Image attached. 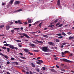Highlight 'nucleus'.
Masks as SVG:
<instances>
[{"label": "nucleus", "mask_w": 74, "mask_h": 74, "mask_svg": "<svg viewBox=\"0 0 74 74\" xmlns=\"http://www.w3.org/2000/svg\"><path fill=\"white\" fill-rule=\"evenodd\" d=\"M18 34H19V35H21V36H25V37H26L27 38H30V37L29 36H28V35H27L26 34L24 33H19Z\"/></svg>", "instance_id": "1"}, {"label": "nucleus", "mask_w": 74, "mask_h": 74, "mask_svg": "<svg viewBox=\"0 0 74 74\" xmlns=\"http://www.w3.org/2000/svg\"><path fill=\"white\" fill-rule=\"evenodd\" d=\"M42 50L44 52H48V47H43Z\"/></svg>", "instance_id": "2"}, {"label": "nucleus", "mask_w": 74, "mask_h": 74, "mask_svg": "<svg viewBox=\"0 0 74 74\" xmlns=\"http://www.w3.org/2000/svg\"><path fill=\"white\" fill-rule=\"evenodd\" d=\"M0 55H1V56H3V57H4L6 59H8V56L6 55L5 56L3 54L1 53H0Z\"/></svg>", "instance_id": "3"}, {"label": "nucleus", "mask_w": 74, "mask_h": 74, "mask_svg": "<svg viewBox=\"0 0 74 74\" xmlns=\"http://www.w3.org/2000/svg\"><path fill=\"white\" fill-rule=\"evenodd\" d=\"M62 60L63 61V62H68V63H70V62H71V61H70L66 59H63Z\"/></svg>", "instance_id": "4"}, {"label": "nucleus", "mask_w": 74, "mask_h": 74, "mask_svg": "<svg viewBox=\"0 0 74 74\" xmlns=\"http://www.w3.org/2000/svg\"><path fill=\"white\" fill-rule=\"evenodd\" d=\"M9 47L10 48H11V49H14L15 48V47L13 46V45H10Z\"/></svg>", "instance_id": "5"}, {"label": "nucleus", "mask_w": 74, "mask_h": 74, "mask_svg": "<svg viewBox=\"0 0 74 74\" xmlns=\"http://www.w3.org/2000/svg\"><path fill=\"white\" fill-rule=\"evenodd\" d=\"M23 10L22 9H19L18 10H17L15 11L14 13H15L16 12H20V11H22Z\"/></svg>", "instance_id": "6"}, {"label": "nucleus", "mask_w": 74, "mask_h": 74, "mask_svg": "<svg viewBox=\"0 0 74 74\" xmlns=\"http://www.w3.org/2000/svg\"><path fill=\"white\" fill-rule=\"evenodd\" d=\"M10 29V26L9 25H6V30H9Z\"/></svg>", "instance_id": "7"}, {"label": "nucleus", "mask_w": 74, "mask_h": 74, "mask_svg": "<svg viewBox=\"0 0 74 74\" xmlns=\"http://www.w3.org/2000/svg\"><path fill=\"white\" fill-rule=\"evenodd\" d=\"M33 22V20L32 19H30L28 21V23H31Z\"/></svg>", "instance_id": "8"}, {"label": "nucleus", "mask_w": 74, "mask_h": 74, "mask_svg": "<svg viewBox=\"0 0 74 74\" xmlns=\"http://www.w3.org/2000/svg\"><path fill=\"white\" fill-rule=\"evenodd\" d=\"M24 51L26 52L27 53L29 52V50L27 49H24Z\"/></svg>", "instance_id": "9"}, {"label": "nucleus", "mask_w": 74, "mask_h": 74, "mask_svg": "<svg viewBox=\"0 0 74 74\" xmlns=\"http://www.w3.org/2000/svg\"><path fill=\"white\" fill-rule=\"evenodd\" d=\"M74 37H72L71 36L69 37V40H74Z\"/></svg>", "instance_id": "10"}, {"label": "nucleus", "mask_w": 74, "mask_h": 74, "mask_svg": "<svg viewBox=\"0 0 74 74\" xmlns=\"http://www.w3.org/2000/svg\"><path fill=\"white\" fill-rule=\"evenodd\" d=\"M36 41L38 42V43H40V44H43V42L42 41H39L38 40H36Z\"/></svg>", "instance_id": "11"}, {"label": "nucleus", "mask_w": 74, "mask_h": 74, "mask_svg": "<svg viewBox=\"0 0 74 74\" xmlns=\"http://www.w3.org/2000/svg\"><path fill=\"white\" fill-rule=\"evenodd\" d=\"M14 0H11L9 2V3L10 4H12L13 3H14Z\"/></svg>", "instance_id": "12"}, {"label": "nucleus", "mask_w": 74, "mask_h": 74, "mask_svg": "<svg viewBox=\"0 0 74 74\" xmlns=\"http://www.w3.org/2000/svg\"><path fill=\"white\" fill-rule=\"evenodd\" d=\"M29 45L30 46H31V47H35L36 46L35 45H34V44H32V43H30Z\"/></svg>", "instance_id": "13"}, {"label": "nucleus", "mask_w": 74, "mask_h": 74, "mask_svg": "<svg viewBox=\"0 0 74 74\" xmlns=\"http://www.w3.org/2000/svg\"><path fill=\"white\" fill-rule=\"evenodd\" d=\"M15 3L16 4H19V1H17L15 2Z\"/></svg>", "instance_id": "14"}, {"label": "nucleus", "mask_w": 74, "mask_h": 74, "mask_svg": "<svg viewBox=\"0 0 74 74\" xmlns=\"http://www.w3.org/2000/svg\"><path fill=\"white\" fill-rule=\"evenodd\" d=\"M9 25H12V24H13V23L11 21H10L9 22Z\"/></svg>", "instance_id": "15"}, {"label": "nucleus", "mask_w": 74, "mask_h": 74, "mask_svg": "<svg viewBox=\"0 0 74 74\" xmlns=\"http://www.w3.org/2000/svg\"><path fill=\"white\" fill-rule=\"evenodd\" d=\"M31 64L32 65V66L33 67H35V65L33 64V63H31Z\"/></svg>", "instance_id": "16"}, {"label": "nucleus", "mask_w": 74, "mask_h": 74, "mask_svg": "<svg viewBox=\"0 0 74 74\" xmlns=\"http://www.w3.org/2000/svg\"><path fill=\"white\" fill-rule=\"evenodd\" d=\"M49 44L50 45H53V43L52 42H49Z\"/></svg>", "instance_id": "17"}, {"label": "nucleus", "mask_w": 74, "mask_h": 74, "mask_svg": "<svg viewBox=\"0 0 74 74\" xmlns=\"http://www.w3.org/2000/svg\"><path fill=\"white\" fill-rule=\"evenodd\" d=\"M18 24H22V23L21 22V20H18Z\"/></svg>", "instance_id": "18"}, {"label": "nucleus", "mask_w": 74, "mask_h": 74, "mask_svg": "<svg viewBox=\"0 0 74 74\" xmlns=\"http://www.w3.org/2000/svg\"><path fill=\"white\" fill-rule=\"evenodd\" d=\"M57 5L59 6L60 5V1H57Z\"/></svg>", "instance_id": "19"}, {"label": "nucleus", "mask_w": 74, "mask_h": 74, "mask_svg": "<svg viewBox=\"0 0 74 74\" xmlns=\"http://www.w3.org/2000/svg\"><path fill=\"white\" fill-rule=\"evenodd\" d=\"M19 58H21L22 59H26V58L24 57L23 56H20Z\"/></svg>", "instance_id": "20"}, {"label": "nucleus", "mask_w": 74, "mask_h": 74, "mask_svg": "<svg viewBox=\"0 0 74 74\" xmlns=\"http://www.w3.org/2000/svg\"><path fill=\"white\" fill-rule=\"evenodd\" d=\"M4 27V25H2L0 26V29H1L3 28V27Z\"/></svg>", "instance_id": "21"}, {"label": "nucleus", "mask_w": 74, "mask_h": 74, "mask_svg": "<svg viewBox=\"0 0 74 74\" xmlns=\"http://www.w3.org/2000/svg\"><path fill=\"white\" fill-rule=\"evenodd\" d=\"M43 37H46V38H47L48 37L47 35H43Z\"/></svg>", "instance_id": "22"}, {"label": "nucleus", "mask_w": 74, "mask_h": 74, "mask_svg": "<svg viewBox=\"0 0 74 74\" xmlns=\"http://www.w3.org/2000/svg\"><path fill=\"white\" fill-rule=\"evenodd\" d=\"M4 46H9L10 45V44H8L7 43L5 44L4 45Z\"/></svg>", "instance_id": "23"}, {"label": "nucleus", "mask_w": 74, "mask_h": 74, "mask_svg": "<svg viewBox=\"0 0 74 74\" xmlns=\"http://www.w3.org/2000/svg\"><path fill=\"white\" fill-rule=\"evenodd\" d=\"M56 42H59L60 41V40H59L57 39L56 40Z\"/></svg>", "instance_id": "24"}, {"label": "nucleus", "mask_w": 74, "mask_h": 74, "mask_svg": "<svg viewBox=\"0 0 74 74\" xmlns=\"http://www.w3.org/2000/svg\"><path fill=\"white\" fill-rule=\"evenodd\" d=\"M51 71L52 72H55V70L53 69H51Z\"/></svg>", "instance_id": "25"}, {"label": "nucleus", "mask_w": 74, "mask_h": 74, "mask_svg": "<svg viewBox=\"0 0 74 74\" xmlns=\"http://www.w3.org/2000/svg\"><path fill=\"white\" fill-rule=\"evenodd\" d=\"M62 35H63V36H66V34H65L64 32H62Z\"/></svg>", "instance_id": "26"}, {"label": "nucleus", "mask_w": 74, "mask_h": 74, "mask_svg": "<svg viewBox=\"0 0 74 74\" xmlns=\"http://www.w3.org/2000/svg\"><path fill=\"white\" fill-rule=\"evenodd\" d=\"M15 41H16V42H21V40H15Z\"/></svg>", "instance_id": "27"}, {"label": "nucleus", "mask_w": 74, "mask_h": 74, "mask_svg": "<svg viewBox=\"0 0 74 74\" xmlns=\"http://www.w3.org/2000/svg\"><path fill=\"white\" fill-rule=\"evenodd\" d=\"M38 61L39 62H40V63H43V61L42 60H39Z\"/></svg>", "instance_id": "28"}, {"label": "nucleus", "mask_w": 74, "mask_h": 74, "mask_svg": "<svg viewBox=\"0 0 74 74\" xmlns=\"http://www.w3.org/2000/svg\"><path fill=\"white\" fill-rule=\"evenodd\" d=\"M28 54H29L30 55H33V53H31L30 52H29L28 53Z\"/></svg>", "instance_id": "29"}, {"label": "nucleus", "mask_w": 74, "mask_h": 74, "mask_svg": "<svg viewBox=\"0 0 74 74\" xmlns=\"http://www.w3.org/2000/svg\"><path fill=\"white\" fill-rule=\"evenodd\" d=\"M10 49L9 48H8L7 49V51L8 52H10Z\"/></svg>", "instance_id": "30"}, {"label": "nucleus", "mask_w": 74, "mask_h": 74, "mask_svg": "<svg viewBox=\"0 0 74 74\" xmlns=\"http://www.w3.org/2000/svg\"><path fill=\"white\" fill-rule=\"evenodd\" d=\"M69 53V51H65L64 52V53Z\"/></svg>", "instance_id": "31"}, {"label": "nucleus", "mask_w": 74, "mask_h": 74, "mask_svg": "<svg viewBox=\"0 0 74 74\" xmlns=\"http://www.w3.org/2000/svg\"><path fill=\"white\" fill-rule=\"evenodd\" d=\"M57 36H62V34H56Z\"/></svg>", "instance_id": "32"}, {"label": "nucleus", "mask_w": 74, "mask_h": 74, "mask_svg": "<svg viewBox=\"0 0 74 74\" xmlns=\"http://www.w3.org/2000/svg\"><path fill=\"white\" fill-rule=\"evenodd\" d=\"M13 29L14 30H19V28H15Z\"/></svg>", "instance_id": "33"}, {"label": "nucleus", "mask_w": 74, "mask_h": 74, "mask_svg": "<svg viewBox=\"0 0 74 74\" xmlns=\"http://www.w3.org/2000/svg\"><path fill=\"white\" fill-rule=\"evenodd\" d=\"M2 49H7V48L5 47H2Z\"/></svg>", "instance_id": "34"}, {"label": "nucleus", "mask_w": 74, "mask_h": 74, "mask_svg": "<svg viewBox=\"0 0 74 74\" xmlns=\"http://www.w3.org/2000/svg\"><path fill=\"white\" fill-rule=\"evenodd\" d=\"M42 24V23H40L39 24V27H41V26Z\"/></svg>", "instance_id": "35"}, {"label": "nucleus", "mask_w": 74, "mask_h": 74, "mask_svg": "<svg viewBox=\"0 0 74 74\" xmlns=\"http://www.w3.org/2000/svg\"><path fill=\"white\" fill-rule=\"evenodd\" d=\"M60 24V23H58L56 24V26H58V25H59Z\"/></svg>", "instance_id": "36"}, {"label": "nucleus", "mask_w": 74, "mask_h": 74, "mask_svg": "<svg viewBox=\"0 0 74 74\" xmlns=\"http://www.w3.org/2000/svg\"><path fill=\"white\" fill-rule=\"evenodd\" d=\"M33 51L34 52H38V50H34Z\"/></svg>", "instance_id": "37"}, {"label": "nucleus", "mask_w": 74, "mask_h": 74, "mask_svg": "<svg viewBox=\"0 0 74 74\" xmlns=\"http://www.w3.org/2000/svg\"><path fill=\"white\" fill-rule=\"evenodd\" d=\"M36 70L37 71H38V72H39L40 71V70L38 69H36Z\"/></svg>", "instance_id": "38"}, {"label": "nucleus", "mask_w": 74, "mask_h": 74, "mask_svg": "<svg viewBox=\"0 0 74 74\" xmlns=\"http://www.w3.org/2000/svg\"><path fill=\"white\" fill-rule=\"evenodd\" d=\"M66 42H64V43H63L62 44L63 45H66Z\"/></svg>", "instance_id": "39"}, {"label": "nucleus", "mask_w": 74, "mask_h": 74, "mask_svg": "<svg viewBox=\"0 0 74 74\" xmlns=\"http://www.w3.org/2000/svg\"><path fill=\"white\" fill-rule=\"evenodd\" d=\"M42 69L43 70H45V67H42Z\"/></svg>", "instance_id": "40"}, {"label": "nucleus", "mask_w": 74, "mask_h": 74, "mask_svg": "<svg viewBox=\"0 0 74 74\" xmlns=\"http://www.w3.org/2000/svg\"><path fill=\"white\" fill-rule=\"evenodd\" d=\"M67 34H68L69 35H70V34H71V33L70 32H68L67 33Z\"/></svg>", "instance_id": "41"}, {"label": "nucleus", "mask_w": 74, "mask_h": 74, "mask_svg": "<svg viewBox=\"0 0 74 74\" xmlns=\"http://www.w3.org/2000/svg\"><path fill=\"white\" fill-rule=\"evenodd\" d=\"M14 63H15V64H16V65H18V63L17 62H14Z\"/></svg>", "instance_id": "42"}, {"label": "nucleus", "mask_w": 74, "mask_h": 74, "mask_svg": "<svg viewBox=\"0 0 74 74\" xmlns=\"http://www.w3.org/2000/svg\"><path fill=\"white\" fill-rule=\"evenodd\" d=\"M14 30H11V32L12 33H14Z\"/></svg>", "instance_id": "43"}, {"label": "nucleus", "mask_w": 74, "mask_h": 74, "mask_svg": "<svg viewBox=\"0 0 74 74\" xmlns=\"http://www.w3.org/2000/svg\"><path fill=\"white\" fill-rule=\"evenodd\" d=\"M23 23H24V25H27V22H24Z\"/></svg>", "instance_id": "44"}, {"label": "nucleus", "mask_w": 74, "mask_h": 74, "mask_svg": "<svg viewBox=\"0 0 74 74\" xmlns=\"http://www.w3.org/2000/svg\"><path fill=\"white\" fill-rule=\"evenodd\" d=\"M45 54L46 55H49V53H45Z\"/></svg>", "instance_id": "45"}, {"label": "nucleus", "mask_w": 74, "mask_h": 74, "mask_svg": "<svg viewBox=\"0 0 74 74\" xmlns=\"http://www.w3.org/2000/svg\"><path fill=\"white\" fill-rule=\"evenodd\" d=\"M54 22L55 23H56V22H58V20H56L55 21H54Z\"/></svg>", "instance_id": "46"}, {"label": "nucleus", "mask_w": 74, "mask_h": 74, "mask_svg": "<svg viewBox=\"0 0 74 74\" xmlns=\"http://www.w3.org/2000/svg\"><path fill=\"white\" fill-rule=\"evenodd\" d=\"M10 63V62L9 61H8L7 62V64H8Z\"/></svg>", "instance_id": "47"}, {"label": "nucleus", "mask_w": 74, "mask_h": 74, "mask_svg": "<svg viewBox=\"0 0 74 74\" xmlns=\"http://www.w3.org/2000/svg\"><path fill=\"white\" fill-rule=\"evenodd\" d=\"M58 38H63V36H60L58 37Z\"/></svg>", "instance_id": "48"}, {"label": "nucleus", "mask_w": 74, "mask_h": 74, "mask_svg": "<svg viewBox=\"0 0 74 74\" xmlns=\"http://www.w3.org/2000/svg\"><path fill=\"white\" fill-rule=\"evenodd\" d=\"M18 47H22L21 45L20 44H18Z\"/></svg>", "instance_id": "49"}, {"label": "nucleus", "mask_w": 74, "mask_h": 74, "mask_svg": "<svg viewBox=\"0 0 74 74\" xmlns=\"http://www.w3.org/2000/svg\"><path fill=\"white\" fill-rule=\"evenodd\" d=\"M11 60H14V58H11Z\"/></svg>", "instance_id": "50"}, {"label": "nucleus", "mask_w": 74, "mask_h": 74, "mask_svg": "<svg viewBox=\"0 0 74 74\" xmlns=\"http://www.w3.org/2000/svg\"><path fill=\"white\" fill-rule=\"evenodd\" d=\"M19 54H20V55H22V56H23V54H22V53H19Z\"/></svg>", "instance_id": "51"}, {"label": "nucleus", "mask_w": 74, "mask_h": 74, "mask_svg": "<svg viewBox=\"0 0 74 74\" xmlns=\"http://www.w3.org/2000/svg\"><path fill=\"white\" fill-rule=\"evenodd\" d=\"M14 49H16V50H17V49H18V48L17 47H14Z\"/></svg>", "instance_id": "52"}, {"label": "nucleus", "mask_w": 74, "mask_h": 74, "mask_svg": "<svg viewBox=\"0 0 74 74\" xmlns=\"http://www.w3.org/2000/svg\"><path fill=\"white\" fill-rule=\"evenodd\" d=\"M61 53H62V55H64V52H62Z\"/></svg>", "instance_id": "53"}, {"label": "nucleus", "mask_w": 74, "mask_h": 74, "mask_svg": "<svg viewBox=\"0 0 74 74\" xmlns=\"http://www.w3.org/2000/svg\"><path fill=\"white\" fill-rule=\"evenodd\" d=\"M36 62L37 63V64H40V62Z\"/></svg>", "instance_id": "54"}, {"label": "nucleus", "mask_w": 74, "mask_h": 74, "mask_svg": "<svg viewBox=\"0 0 74 74\" xmlns=\"http://www.w3.org/2000/svg\"><path fill=\"white\" fill-rule=\"evenodd\" d=\"M19 61H20V62H22L23 60H21V59H20V60H19Z\"/></svg>", "instance_id": "55"}, {"label": "nucleus", "mask_w": 74, "mask_h": 74, "mask_svg": "<svg viewBox=\"0 0 74 74\" xmlns=\"http://www.w3.org/2000/svg\"><path fill=\"white\" fill-rule=\"evenodd\" d=\"M21 38H23L24 37V36H20Z\"/></svg>", "instance_id": "56"}, {"label": "nucleus", "mask_w": 74, "mask_h": 74, "mask_svg": "<svg viewBox=\"0 0 74 74\" xmlns=\"http://www.w3.org/2000/svg\"><path fill=\"white\" fill-rule=\"evenodd\" d=\"M60 25L61 27H62V26H63V24H62Z\"/></svg>", "instance_id": "57"}, {"label": "nucleus", "mask_w": 74, "mask_h": 74, "mask_svg": "<svg viewBox=\"0 0 74 74\" xmlns=\"http://www.w3.org/2000/svg\"><path fill=\"white\" fill-rule=\"evenodd\" d=\"M54 26V25H49V27H52V26Z\"/></svg>", "instance_id": "58"}, {"label": "nucleus", "mask_w": 74, "mask_h": 74, "mask_svg": "<svg viewBox=\"0 0 74 74\" xmlns=\"http://www.w3.org/2000/svg\"><path fill=\"white\" fill-rule=\"evenodd\" d=\"M40 59V57H38L37 58V59H38H38Z\"/></svg>", "instance_id": "59"}, {"label": "nucleus", "mask_w": 74, "mask_h": 74, "mask_svg": "<svg viewBox=\"0 0 74 74\" xmlns=\"http://www.w3.org/2000/svg\"><path fill=\"white\" fill-rule=\"evenodd\" d=\"M70 56H73V54L71 53L70 54Z\"/></svg>", "instance_id": "60"}, {"label": "nucleus", "mask_w": 74, "mask_h": 74, "mask_svg": "<svg viewBox=\"0 0 74 74\" xmlns=\"http://www.w3.org/2000/svg\"><path fill=\"white\" fill-rule=\"evenodd\" d=\"M61 71H65V70H63V69H62Z\"/></svg>", "instance_id": "61"}, {"label": "nucleus", "mask_w": 74, "mask_h": 74, "mask_svg": "<svg viewBox=\"0 0 74 74\" xmlns=\"http://www.w3.org/2000/svg\"><path fill=\"white\" fill-rule=\"evenodd\" d=\"M29 73L30 74H33V73L32 72H31V71H29Z\"/></svg>", "instance_id": "62"}, {"label": "nucleus", "mask_w": 74, "mask_h": 74, "mask_svg": "<svg viewBox=\"0 0 74 74\" xmlns=\"http://www.w3.org/2000/svg\"><path fill=\"white\" fill-rule=\"evenodd\" d=\"M31 26H32V25H31V24H29V27H30Z\"/></svg>", "instance_id": "63"}, {"label": "nucleus", "mask_w": 74, "mask_h": 74, "mask_svg": "<svg viewBox=\"0 0 74 74\" xmlns=\"http://www.w3.org/2000/svg\"><path fill=\"white\" fill-rule=\"evenodd\" d=\"M26 74H29V73L28 72H26Z\"/></svg>", "instance_id": "64"}]
</instances>
